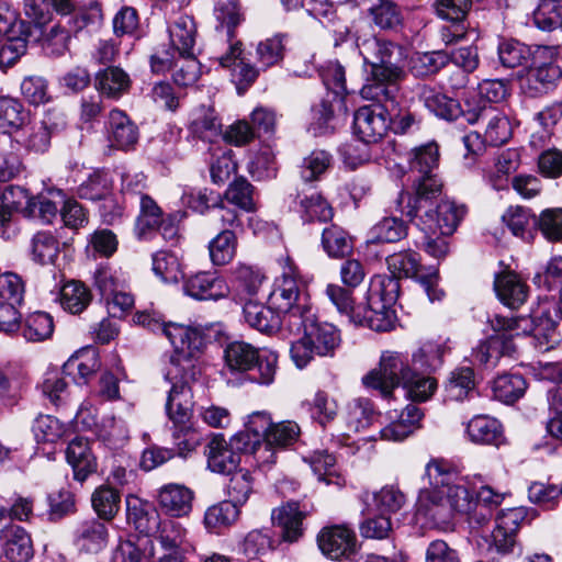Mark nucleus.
Here are the masks:
<instances>
[{"label":"nucleus","mask_w":562,"mask_h":562,"mask_svg":"<svg viewBox=\"0 0 562 562\" xmlns=\"http://www.w3.org/2000/svg\"><path fill=\"white\" fill-rule=\"evenodd\" d=\"M2 542L4 554L11 562H29L33 557L34 550L31 537L21 526L12 527Z\"/></svg>","instance_id":"a19ab883"},{"label":"nucleus","mask_w":562,"mask_h":562,"mask_svg":"<svg viewBox=\"0 0 562 562\" xmlns=\"http://www.w3.org/2000/svg\"><path fill=\"white\" fill-rule=\"evenodd\" d=\"M221 126L215 112L210 108L202 106L192 113L189 128L196 137L212 142L221 134Z\"/></svg>","instance_id":"3c124183"},{"label":"nucleus","mask_w":562,"mask_h":562,"mask_svg":"<svg viewBox=\"0 0 562 562\" xmlns=\"http://www.w3.org/2000/svg\"><path fill=\"white\" fill-rule=\"evenodd\" d=\"M467 209L450 200H441L434 206L420 213L415 220L416 225L425 233L451 235L463 218Z\"/></svg>","instance_id":"2eb2a0df"},{"label":"nucleus","mask_w":562,"mask_h":562,"mask_svg":"<svg viewBox=\"0 0 562 562\" xmlns=\"http://www.w3.org/2000/svg\"><path fill=\"white\" fill-rule=\"evenodd\" d=\"M150 539L142 537L137 542L122 541L113 553V562H149Z\"/></svg>","instance_id":"e2e57ef3"},{"label":"nucleus","mask_w":562,"mask_h":562,"mask_svg":"<svg viewBox=\"0 0 562 562\" xmlns=\"http://www.w3.org/2000/svg\"><path fill=\"white\" fill-rule=\"evenodd\" d=\"M494 289L498 299L510 308L522 305L528 296L527 284L514 272L496 276Z\"/></svg>","instance_id":"f704fd0d"},{"label":"nucleus","mask_w":562,"mask_h":562,"mask_svg":"<svg viewBox=\"0 0 562 562\" xmlns=\"http://www.w3.org/2000/svg\"><path fill=\"white\" fill-rule=\"evenodd\" d=\"M412 371L402 353L386 350L381 355L379 367L362 376V384L378 391L383 398H390L400 384L408 381Z\"/></svg>","instance_id":"423d86ee"},{"label":"nucleus","mask_w":562,"mask_h":562,"mask_svg":"<svg viewBox=\"0 0 562 562\" xmlns=\"http://www.w3.org/2000/svg\"><path fill=\"white\" fill-rule=\"evenodd\" d=\"M488 323L496 330L515 331L516 336L531 335L536 341V348L541 351L551 349L558 342L555 324L549 316L533 319L529 316L508 318L494 314L488 318Z\"/></svg>","instance_id":"9b49d317"},{"label":"nucleus","mask_w":562,"mask_h":562,"mask_svg":"<svg viewBox=\"0 0 562 562\" xmlns=\"http://www.w3.org/2000/svg\"><path fill=\"white\" fill-rule=\"evenodd\" d=\"M108 133L111 146L117 149L128 150L138 140L137 126L119 109H113L109 113Z\"/></svg>","instance_id":"c85d7f7f"},{"label":"nucleus","mask_w":562,"mask_h":562,"mask_svg":"<svg viewBox=\"0 0 562 562\" xmlns=\"http://www.w3.org/2000/svg\"><path fill=\"white\" fill-rule=\"evenodd\" d=\"M10 193L23 196L26 200L25 212L29 216L38 218L44 223H50L58 213V206L46 196L31 198L25 189L21 187L11 188Z\"/></svg>","instance_id":"13d9d810"},{"label":"nucleus","mask_w":562,"mask_h":562,"mask_svg":"<svg viewBox=\"0 0 562 562\" xmlns=\"http://www.w3.org/2000/svg\"><path fill=\"white\" fill-rule=\"evenodd\" d=\"M418 97L424 106L441 120L456 121L463 115L468 123L475 124L480 116L485 115V109L464 111L458 100L427 85L420 87Z\"/></svg>","instance_id":"dca6fc26"},{"label":"nucleus","mask_w":562,"mask_h":562,"mask_svg":"<svg viewBox=\"0 0 562 562\" xmlns=\"http://www.w3.org/2000/svg\"><path fill=\"white\" fill-rule=\"evenodd\" d=\"M413 177L414 194L408 200L406 211L412 220L434 206L442 191V182L437 173L413 175Z\"/></svg>","instance_id":"4be33fe9"},{"label":"nucleus","mask_w":562,"mask_h":562,"mask_svg":"<svg viewBox=\"0 0 562 562\" xmlns=\"http://www.w3.org/2000/svg\"><path fill=\"white\" fill-rule=\"evenodd\" d=\"M322 247L329 257L342 258L351 254L353 244L342 227L331 224L323 229Z\"/></svg>","instance_id":"8fccbe9b"},{"label":"nucleus","mask_w":562,"mask_h":562,"mask_svg":"<svg viewBox=\"0 0 562 562\" xmlns=\"http://www.w3.org/2000/svg\"><path fill=\"white\" fill-rule=\"evenodd\" d=\"M214 218L221 222L222 231L209 243L210 258L214 265L224 266L235 257L237 249L235 228L240 226V222L237 211L223 205L216 210Z\"/></svg>","instance_id":"ddd939ff"},{"label":"nucleus","mask_w":562,"mask_h":562,"mask_svg":"<svg viewBox=\"0 0 562 562\" xmlns=\"http://www.w3.org/2000/svg\"><path fill=\"white\" fill-rule=\"evenodd\" d=\"M24 12L36 25L42 26L49 21L52 9L61 14L75 10V0H23Z\"/></svg>","instance_id":"ea45409f"},{"label":"nucleus","mask_w":562,"mask_h":562,"mask_svg":"<svg viewBox=\"0 0 562 562\" xmlns=\"http://www.w3.org/2000/svg\"><path fill=\"white\" fill-rule=\"evenodd\" d=\"M22 328V335L27 341L40 342L52 337L54 333V322L49 314L35 312L30 314Z\"/></svg>","instance_id":"4d7b16f0"},{"label":"nucleus","mask_w":562,"mask_h":562,"mask_svg":"<svg viewBox=\"0 0 562 562\" xmlns=\"http://www.w3.org/2000/svg\"><path fill=\"white\" fill-rule=\"evenodd\" d=\"M443 352V347L440 344L427 341L413 353V367L425 372L436 371L442 366Z\"/></svg>","instance_id":"69168bd1"},{"label":"nucleus","mask_w":562,"mask_h":562,"mask_svg":"<svg viewBox=\"0 0 562 562\" xmlns=\"http://www.w3.org/2000/svg\"><path fill=\"white\" fill-rule=\"evenodd\" d=\"M389 104H371L358 109L353 116L356 135L367 144L378 143L389 130Z\"/></svg>","instance_id":"6ab92c4d"},{"label":"nucleus","mask_w":562,"mask_h":562,"mask_svg":"<svg viewBox=\"0 0 562 562\" xmlns=\"http://www.w3.org/2000/svg\"><path fill=\"white\" fill-rule=\"evenodd\" d=\"M278 353L270 349L259 350L258 358L251 369V380L261 385L271 384L278 370Z\"/></svg>","instance_id":"774afa93"},{"label":"nucleus","mask_w":562,"mask_h":562,"mask_svg":"<svg viewBox=\"0 0 562 562\" xmlns=\"http://www.w3.org/2000/svg\"><path fill=\"white\" fill-rule=\"evenodd\" d=\"M364 64L371 66L368 82L361 89V95L371 100H393L397 94V82L404 77L401 61L403 48L385 38L371 36L359 45Z\"/></svg>","instance_id":"f03ea898"},{"label":"nucleus","mask_w":562,"mask_h":562,"mask_svg":"<svg viewBox=\"0 0 562 562\" xmlns=\"http://www.w3.org/2000/svg\"><path fill=\"white\" fill-rule=\"evenodd\" d=\"M27 114L23 105L15 99L0 98V130L9 133L11 138L15 130L26 123Z\"/></svg>","instance_id":"bf43d9fd"},{"label":"nucleus","mask_w":562,"mask_h":562,"mask_svg":"<svg viewBox=\"0 0 562 562\" xmlns=\"http://www.w3.org/2000/svg\"><path fill=\"white\" fill-rule=\"evenodd\" d=\"M151 69L155 72H161L173 68L172 78L176 85L189 87L194 85L201 74V66L195 55L180 56L175 59L169 52L155 54L150 59Z\"/></svg>","instance_id":"aec40b11"},{"label":"nucleus","mask_w":562,"mask_h":562,"mask_svg":"<svg viewBox=\"0 0 562 562\" xmlns=\"http://www.w3.org/2000/svg\"><path fill=\"white\" fill-rule=\"evenodd\" d=\"M317 543L325 555L338 560L355 552L357 538L355 531L347 525H335L321 530Z\"/></svg>","instance_id":"412c9836"},{"label":"nucleus","mask_w":562,"mask_h":562,"mask_svg":"<svg viewBox=\"0 0 562 562\" xmlns=\"http://www.w3.org/2000/svg\"><path fill=\"white\" fill-rule=\"evenodd\" d=\"M527 515L526 507L507 508L497 514L492 537L499 552L507 553L513 549L516 533Z\"/></svg>","instance_id":"5701e85b"},{"label":"nucleus","mask_w":562,"mask_h":562,"mask_svg":"<svg viewBox=\"0 0 562 562\" xmlns=\"http://www.w3.org/2000/svg\"><path fill=\"white\" fill-rule=\"evenodd\" d=\"M371 243H395L406 236V225L397 217H384L370 229Z\"/></svg>","instance_id":"0e129e2a"},{"label":"nucleus","mask_w":562,"mask_h":562,"mask_svg":"<svg viewBox=\"0 0 562 562\" xmlns=\"http://www.w3.org/2000/svg\"><path fill=\"white\" fill-rule=\"evenodd\" d=\"M126 503L128 522L150 539L151 559L160 562H184L186 528L173 519H162L153 505L137 497L128 498Z\"/></svg>","instance_id":"f257e3e1"},{"label":"nucleus","mask_w":562,"mask_h":562,"mask_svg":"<svg viewBox=\"0 0 562 562\" xmlns=\"http://www.w3.org/2000/svg\"><path fill=\"white\" fill-rule=\"evenodd\" d=\"M477 109H485V115L481 117L488 119L484 132V142L490 146H501L505 144L512 137L509 120L501 113H493L491 108L479 106Z\"/></svg>","instance_id":"603ef678"},{"label":"nucleus","mask_w":562,"mask_h":562,"mask_svg":"<svg viewBox=\"0 0 562 562\" xmlns=\"http://www.w3.org/2000/svg\"><path fill=\"white\" fill-rule=\"evenodd\" d=\"M162 212L157 203L148 195L140 198V212L136 220L135 231L139 238L158 228Z\"/></svg>","instance_id":"680f3d73"},{"label":"nucleus","mask_w":562,"mask_h":562,"mask_svg":"<svg viewBox=\"0 0 562 562\" xmlns=\"http://www.w3.org/2000/svg\"><path fill=\"white\" fill-rule=\"evenodd\" d=\"M100 368L99 356L93 349H83L71 356L63 366V373L72 376L77 384H85Z\"/></svg>","instance_id":"58836bf2"},{"label":"nucleus","mask_w":562,"mask_h":562,"mask_svg":"<svg viewBox=\"0 0 562 562\" xmlns=\"http://www.w3.org/2000/svg\"><path fill=\"white\" fill-rule=\"evenodd\" d=\"M520 166V153L516 148L503 150L496 158L494 170L487 176V180L495 190L507 188L508 176Z\"/></svg>","instance_id":"a18cd8bd"},{"label":"nucleus","mask_w":562,"mask_h":562,"mask_svg":"<svg viewBox=\"0 0 562 562\" xmlns=\"http://www.w3.org/2000/svg\"><path fill=\"white\" fill-rule=\"evenodd\" d=\"M195 368L171 367L166 375L172 383L165 406L171 427L192 424L193 393L190 381L195 379Z\"/></svg>","instance_id":"0eeeda50"},{"label":"nucleus","mask_w":562,"mask_h":562,"mask_svg":"<svg viewBox=\"0 0 562 562\" xmlns=\"http://www.w3.org/2000/svg\"><path fill=\"white\" fill-rule=\"evenodd\" d=\"M416 516L424 519L430 527L440 531L453 529L451 507L445 501L439 487L422 488L416 502Z\"/></svg>","instance_id":"f3484780"},{"label":"nucleus","mask_w":562,"mask_h":562,"mask_svg":"<svg viewBox=\"0 0 562 562\" xmlns=\"http://www.w3.org/2000/svg\"><path fill=\"white\" fill-rule=\"evenodd\" d=\"M113 189V180L109 173L104 171H93L77 188V195L80 199L90 201L103 200L101 214L109 223H113L121 217L123 207L111 199Z\"/></svg>","instance_id":"a211bd4d"},{"label":"nucleus","mask_w":562,"mask_h":562,"mask_svg":"<svg viewBox=\"0 0 562 562\" xmlns=\"http://www.w3.org/2000/svg\"><path fill=\"white\" fill-rule=\"evenodd\" d=\"M491 328L495 334L477 346L473 357L481 364L494 367L502 357H510L515 352L513 338L516 335L515 331L496 330L492 326Z\"/></svg>","instance_id":"393cba45"},{"label":"nucleus","mask_w":562,"mask_h":562,"mask_svg":"<svg viewBox=\"0 0 562 562\" xmlns=\"http://www.w3.org/2000/svg\"><path fill=\"white\" fill-rule=\"evenodd\" d=\"M30 34V26L15 13L14 23L1 34L7 41L0 46V68L13 66L25 54Z\"/></svg>","instance_id":"a878e982"},{"label":"nucleus","mask_w":562,"mask_h":562,"mask_svg":"<svg viewBox=\"0 0 562 562\" xmlns=\"http://www.w3.org/2000/svg\"><path fill=\"white\" fill-rule=\"evenodd\" d=\"M29 255L38 265H53L60 252L58 238L49 231H38L29 241Z\"/></svg>","instance_id":"4c0bfd02"},{"label":"nucleus","mask_w":562,"mask_h":562,"mask_svg":"<svg viewBox=\"0 0 562 562\" xmlns=\"http://www.w3.org/2000/svg\"><path fill=\"white\" fill-rule=\"evenodd\" d=\"M374 417V408L368 398H353L350 401L344 413L346 430L349 432H358L368 428Z\"/></svg>","instance_id":"37998d69"},{"label":"nucleus","mask_w":562,"mask_h":562,"mask_svg":"<svg viewBox=\"0 0 562 562\" xmlns=\"http://www.w3.org/2000/svg\"><path fill=\"white\" fill-rule=\"evenodd\" d=\"M532 20L539 30L554 31L562 26V5L557 0H540Z\"/></svg>","instance_id":"052dcab7"},{"label":"nucleus","mask_w":562,"mask_h":562,"mask_svg":"<svg viewBox=\"0 0 562 562\" xmlns=\"http://www.w3.org/2000/svg\"><path fill=\"white\" fill-rule=\"evenodd\" d=\"M259 349L245 341H232L224 350V359L231 370L248 371L255 366Z\"/></svg>","instance_id":"de8ad7c7"},{"label":"nucleus","mask_w":562,"mask_h":562,"mask_svg":"<svg viewBox=\"0 0 562 562\" xmlns=\"http://www.w3.org/2000/svg\"><path fill=\"white\" fill-rule=\"evenodd\" d=\"M168 33L173 49L180 56L194 54L196 42V24L192 16L181 14L169 23Z\"/></svg>","instance_id":"7c9ffc66"},{"label":"nucleus","mask_w":562,"mask_h":562,"mask_svg":"<svg viewBox=\"0 0 562 562\" xmlns=\"http://www.w3.org/2000/svg\"><path fill=\"white\" fill-rule=\"evenodd\" d=\"M94 87L102 95L117 100L130 91L132 79L121 67L109 66L95 75Z\"/></svg>","instance_id":"2f4dec72"},{"label":"nucleus","mask_w":562,"mask_h":562,"mask_svg":"<svg viewBox=\"0 0 562 562\" xmlns=\"http://www.w3.org/2000/svg\"><path fill=\"white\" fill-rule=\"evenodd\" d=\"M527 383L518 373H504L493 382L494 397L505 404H513L526 392Z\"/></svg>","instance_id":"09e8293b"},{"label":"nucleus","mask_w":562,"mask_h":562,"mask_svg":"<svg viewBox=\"0 0 562 562\" xmlns=\"http://www.w3.org/2000/svg\"><path fill=\"white\" fill-rule=\"evenodd\" d=\"M381 300L383 302H368L361 305L352 316V324L367 326L375 331H387L394 324V313L390 308L398 296L400 284L393 278H384L381 281Z\"/></svg>","instance_id":"1a4fd4ad"},{"label":"nucleus","mask_w":562,"mask_h":562,"mask_svg":"<svg viewBox=\"0 0 562 562\" xmlns=\"http://www.w3.org/2000/svg\"><path fill=\"white\" fill-rule=\"evenodd\" d=\"M66 459L74 470V476L78 481H85L89 474L95 471L97 463L89 442L81 437L74 438L66 450Z\"/></svg>","instance_id":"473e14b6"},{"label":"nucleus","mask_w":562,"mask_h":562,"mask_svg":"<svg viewBox=\"0 0 562 562\" xmlns=\"http://www.w3.org/2000/svg\"><path fill=\"white\" fill-rule=\"evenodd\" d=\"M282 272L277 278L270 295L272 304L284 315V321L292 325L312 311L306 294V284L302 280L293 260L285 256L280 259Z\"/></svg>","instance_id":"39448f33"},{"label":"nucleus","mask_w":562,"mask_h":562,"mask_svg":"<svg viewBox=\"0 0 562 562\" xmlns=\"http://www.w3.org/2000/svg\"><path fill=\"white\" fill-rule=\"evenodd\" d=\"M310 512L306 506L297 502H288L272 510L273 524L282 530V538L288 542H294L303 535V520Z\"/></svg>","instance_id":"b1692460"},{"label":"nucleus","mask_w":562,"mask_h":562,"mask_svg":"<svg viewBox=\"0 0 562 562\" xmlns=\"http://www.w3.org/2000/svg\"><path fill=\"white\" fill-rule=\"evenodd\" d=\"M243 314L245 322L260 333L270 334L279 329L282 324H288L284 316L281 318L270 307L251 300L245 303Z\"/></svg>","instance_id":"72a5a7b5"},{"label":"nucleus","mask_w":562,"mask_h":562,"mask_svg":"<svg viewBox=\"0 0 562 562\" xmlns=\"http://www.w3.org/2000/svg\"><path fill=\"white\" fill-rule=\"evenodd\" d=\"M184 293L195 300H220L228 295L225 280L214 272H199L188 278L183 285Z\"/></svg>","instance_id":"bb28decb"},{"label":"nucleus","mask_w":562,"mask_h":562,"mask_svg":"<svg viewBox=\"0 0 562 562\" xmlns=\"http://www.w3.org/2000/svg\"><path fill=\"white\" fill-rule=\"evenodd\" d=\"M92 294L89 288L80 281H69L63 285L59 293L61 307L71 313L80 314L91 303Z\"/></svg>","instance_id":"c03bdc74"},{"label":"nucleus","mask_w":562,"mask_h":562,"mask_svg":"<svg viewBox=\"0 0 562 562\" xmlns=\"http://www.w3.org/2000/svg\"><path fill=\"white\" fill-rule=\"evenodd\" d=\"M467 434L474 443L499 446L503 441L502 425L487 415H476L470 419Z\"/></svg>","instance_id":"e433bc0d"},{"label":"nucleus","mask_w":562,"mask_h":562,"mask_svg":"<svg viewBox=\"0 0 562 562\" xmlns=\"http://www.w3.org/2000/svg\"><path fill=\"white\" fill-rule=\"evenodd\" d=\"M120 494L110 486L103 485L98 487L91 497L92 506L99 517L111 519L119 512Z\"/></svg>","instance_id":"338daca9"},{"label":"nucleus","mask_w":562,"mask_h":562,"mask_svg":"<svg viewBox=\"0 0 562 562\" xmlns=\"http://www.w3.org/2000/svg\"><path fill=\"white\" fill-rule=\"evenodd\" d=\"M304 461L310 464L319 482L333 485L338 490L345 486L346 479L339 471L336 458L333 454L327 451H315L311 456L305 457Z\"/></svg>","instance_id":"c9c22d12"},{"label":"nucleus","mask_w":562,"mask_h":562,"mask_svg":"<svg viewBox=\"0 0 562 562\" xmlns=\"http://www.w3.org/2000/svg\"><path fill=\"white\" fill-rule=\"evenodd\" d=\"M386 263L394 280L398 278H415L419 277V283L427 294L428 299L434 302L440 300L443 292L437 288L438 272L432 271L426 276H419L420 270V256L413 250H404L390 255L386 258Z\"/></svg>","instance_id":"4468645a"},{"label":"nucleus","mask_w":562,"mask_h":562,"mask_svg":"<svg viewBox=\"0 0 562 562\" xmlns=\"http://www.w3.org/2000/svg\"><path fill=\"white\" fill-rule=\"evenodd\" d=\"M76 533L78 546L87 552H99L106 544L108 530L105 525L99 520L83 521Z\"/></svg>","instance_id":"49530a36"},{"label":"nucleus","mask_w":562,"mask_h":562,"mask_svg":"<svg viewBox=\"0 0 562 562\" xmlns=\"http://www.w3.org/2000/svg\"><path fill=\"white\" fill-rule=\"evenodd\" d=\"M425 474L429 484L442 492L445 501L451 507L452 517L454 513H468L471 509L472 495L465 483L443 461L431 460L426 465Z\"/></svg>","instance_id":"9d476101"},{"label":"nucleus","mask_w":562,"mask_h":562,"mask_svg":"<svg viewBox=\"0 0 562 562\" xmlns=\"http://www.w3.org/2000/svg\"><path fill=\"white\" fill-rule=\"evenodd\" d=\"M238 506L231 501H224L206 509L204 525L211 531H218L233 525L238 519Z\"/></svg>","instance_id":"864d4df0"},{"label":"nucleus","mask_w":562,"mask_h":562,"mask_svg":"<svg viewBox=\"0 0 562 562\" xmlns=\"http://www.w3.org/2000/svg\"><path fill=\"white\" fill-rule=\"evenodd\" d=\"M193 492L184 485L170 483L159 488L157 503L171 517H184L192 510Z\"/></svg>","instance_id":"cd10ccee"},{"label":"nucleus","mask_w":562,"mask_h":562,"mask_svg":"<svg viewBox=\"0 0 562 562\" xmlns=\"http://www.w3.org/2000/svg\"><path fill=\"white\" fill-rule=\"evenodd\" d=\"M52 132L43 121L25 123L22 128L15 130L12 140L29 153L42 154L50 146Z\"/></svg>","instance_id":"c756f323"},{"label":"nucleus","mask_w":562,"mask_h":562,"mask_svg":"<svg viewBox=\"0 0 562 562\" xmlns=\"http://www.w3.org/2000/svg\"><path fill=\"white\" fill-rule=\"evenodd\" d=\"M250 436L237 432L229 439L222 434L213 435L205 446L207 469L218 474H232L240 464V454L248 450Z\"/></svg>","instance_id":"6e6552de"},{"label":"nucleus","mask_w":562,"mask_h":562,"mask_svg":"<svg viewBox=\"0 0 562 562\" xmlns=\"http://www.w3.org/2000/svg\"><path fill=\"white\" fill-rule=\"evenodd\" d=\"M557 48L539 46L532 64L522 80L524 90L531 97H539L552 91L562 78V69L553 59Z\"/></svg>","instance_id":"f8f14e48"},{"label":"nucleus","mask_w":562,"mask_h":562,"mask_svg":"<svg viewBox=\"0 0 562 562\" xmlns=\"http://www.w3.org/2000/svg\"><path fill=\"white\" fill-rule=\"evenodd\" d=\"M369 12L374 24L382 30H393L403 23L402 10L392 0H375Z\"/></svg>","instance_id":"5fc2aeb1"},{"label":"nucleus","mask_w":562,"mask_h":562,"mask_svg":"<svg viewBox=\"0 0 562 562\" xmlns=\"http://www.w3.org/2000/svg\"><path fill=\"white\" fill-rule=\"evenodd\" d=\"M450 57L443 50L416 52L409 58L408 68L415 77H429L446 67Z\"/></svg>","instance_id":"79ce46f5"},{"label":"nucleus","mask_w":562,"mask_h":562,"mask_svg":"<svg viewBox=\"0 0 562 562\" xmlns=\"http://www.w3.org/2000/svg\"><path fill=\"white\" fill-rule=\"evenodd\" d=\"M291 327L303 328V336L292 342L290 353L297 368H304L314 356H333L340 345L339 330L329 323L318 322L311 311Z\"/></svg>","instance_id":"20e7f679"},{"label":"nucleus","mask_w":562,"mask_h":562,"mask_svg":"<svg viewBox=\"0 0 562 562\" xmlns=\"http://www.w3.org/2000/svg\"><path fill=\"white\" fill-rule=\"evenodd\" d=\"M241 53V43L236 41L228 44V50L225 54L216 55L213 58L216 59L222 67L229 68L234 66L235 76H238L240 81L251 83L257 78L258 71L250 65L241 61L237 63Z\"/></svg>","instance_id":"6e6d98bb"},{"label":"nucleus","mask_w":562,"mask_h":562,"mask_svg":"<svg viewBox=\"0 0 562 562\" xmlns=\"http://www.w3.org/2000/svg\"><path fill=\"white\" fill-rule=\"evenodd\" d=\"M134 322L149 330L162 334L175 348L172 368H198L195 360L205 347L203 333L198 327L179 323H166L157 312L143 311L134 316Z\"/></svg>","instance_id":"7ed1b4c3"}]
</instances>
